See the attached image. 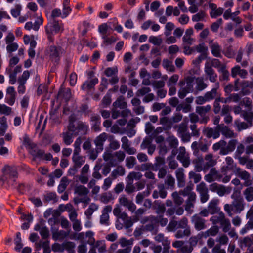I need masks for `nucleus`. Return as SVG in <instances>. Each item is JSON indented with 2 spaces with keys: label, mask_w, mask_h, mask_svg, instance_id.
Wrapping results in <instances>:
<instances>
[{
  "label": "nucleus",
  "mask_w": 253,
  "mask_h": 253,
  "mask_svg": "<svg viewBox=\"0 0 253 253\" xmlns=\"http://www.w3.org/2000/svg\"><path fill=\"white\" fill-rule=\"evenodd\" d=\"M245 199L248 202L253 200V187H247L243 192Z\"/></svg>",
  "instance_id": "33"
},
{
  "label": "nucleus",
  "mask_w": 253,
  "mask_h": 253,
  "mask_svg": "<svg viewBox=\"0 0 253 253\" xmlns=\"http://www.w3.org/2000/svg\"><path fill=\"white\" fill-rule=\"evenodd\" d=\"M165 184L167 189H173L175 186V179L171 174H168L165 181Z\"/></svg>",
  "instance_id": "32"
},
{
  "label": "nucleus",
  "mask_w": 253,
  "mask_h": 253,
  "mask_svg": "<svg viewBox=\"0 0 253 253\" xmlns=\"http://www.w3.org/2000/svg\"><path fill=\"white\" fill-rule=\"evenodd\" d=\"M70 0H64L63 1L62 18L67 17L72 11V9L70 6Z\"/></svg>",
  "instance_id": "21"
},
{
  "label": "nucleus",
  "mask_w": 253,
  "mask_h": 253,
  "mask_svg": "<svg viewBox=\"0 0 253 253\" xmlns=\"http://www.w3.org/2000/svg\"><path fill=\"white\" fill-rule=\"evenodd\" d=\"M218 231L219 228L218 226H213L205 232H203L202 237L206 238L210 236H214L218 233Z\"/></svg>",
  "instance_id": "24"
},
{
  "label": "nucleus",
  "mask_w": 253,
  "mask_h": 253,
  "mask_svg": "<svg viewBox=\"0 0 253 253\" xmlns=\"http://www.w3.org/2000/svg\"><path fill=\"white\" fill-rule=\"evenodd\" d=\"M21 8V6L20 4L15 5L14 8L12 9L10 11L12 16L15 18L19 16L20 14Z\"/></svg>",
  "instance_id": "61"
},
{
  "label": "nucleus",
  "mask_w": 253,
  "mask_h": 253,
  "mask_svg": "<svg viewBox=\"0 0 253 253\" xmlns=\"http://www.w3.org/2000/svg\"><path fill=\"white\" fill-rule=\"evenodd\" d=\"M235 124L237 127L238 130L240 131L242 130L246 129L248 128V127H250L251 126H249V124L248 123H245V122H241L239 121L238 120H236L235 121Z\"/></svg>",
  "instance_id": "53"
},
{
  "label": "nucleus",
  "mask_w": 253,
  "mask_h": 253,
  "mask_svg": "<svg viewBox=\"0 0 253 253\" xmlns=\"http://www.w3.org/2000/svg\"><path fill=\"white\" fill-rule=\"evenodd\" d=\"M177 134L181 141L184 143H187L191 140L192 135L188 131V128L185 123L182 122L176 126Z\"/></svg>",
  "instance_id": "6"
},
{
  "label": "nucleus",
  "mask_w": 253,
  "mask_h": 253,
  "mask_svg": "<svg viewBox=\"0 0 253 253\" xmlns=\"http://www.w3.org/2000/svg\"><path fill=\"white\" fill-rule=\"evenodd\" d=\"M76 121V115L74 114H71L69 117V125L68 126L69 131H75L73 129L75 128V122Z\"/></svg>",
  "instance_id": "45"
},
{
  "label": "nucleus",
  "mask_w": 253,
  "mask_h": 253,
  "mask_svg": "<svg viewBox=\"0 0 253 253\" xmlns=\"http://www.w3.org/2000/svg\"><path fill=\"white\" fill-rule=\"evenodd\" d=\"M31 155L35 158H42L44 154V151L43 150L39 149L36 147L32 149Z\"/></svg>",
  "instance_id": "47"
},
{
  "label": "nucleus",
  "mask_w": 253,
  "mask_h": 253,
  "mask_svg": "<svg viewBox=\"0 0 253 253\" xmlns=\"http://www.w3.org/2000/svg\"><path fill=\"white\" fill-rule=\"evenodd\" d=\"M191 223L194 225L195 229L200 231L207 228L206 220L197 214H194L191 217Z\"/></svg>",
  "instance_id": "8"
},
{
  "label": "nucleus",
  "mask_w": 253,
  "mask_h": 253,
  "mask_svg": "<svg viewBox=\"0 0 253 253\" xmlns=\"http://www.w3.org/2000/svg\"><path fill=\"white\" fill-rule=\"evenodd\" d=\"M16 236V238L14 240V243L15 244V249L17 251H20L23 247L20 232H17Z\"/></svg>",
  "instance_id": "34"
},
{
  "label": "nucleus",
  "mask_w": 253,
  "mask_h": 253,
  "mask_svg": "<svg viewBox=\"0 0 253 253\" xmlns=\"http://www.w3.org/2000/svg\"><path fill=\"white\" fill-rule=\"evenodd\" d=\"M218 71L219 72H221L222 75L220 77V81H227L229 79V73L226 69V66L223 65L222 67L219 69Z\"/></svg>",
  "instance_id": "36"
},
{
  "label": "nucleus",
  "mask_w": 253,
  "mask_h": 253,
  "mask_svg": "<svg viewBox=\"0 0 253 253\" xmlns=\"http://www.w3.org/2000/svg\"><path fill=\"white\" fill-rule=\"evenodd\" d=\"M107 133L103 132L95 139L94 141L98 151H102L103 150L104 143L107 139Z\"/></svg>",
  "instance_id": "13"
},
{
  "label": "nucleus",
  "mask_w": 253,
  "mask_h": 253,
  "mask_svg": "<svg viewBox=\"0 0 253 253\" xmlns=\"http://www.w3.org/2000/svg\"><path fill=\"white\" fill-rule=\"evenodd\" d=\"M184 242L183 241H176L172 243V246L174 248H179L178 253H191L193 248L191 246H183Z\"/></svg>",
  "instance_id": "11"
},
{
  "label": "nucleus",
  "mask_w": 253,
  "mask_h": 253,
  "mask_svg": "<svg viewBox=\"0 0 253 253\" xmlns=\"http://www.w3.org/2000/svg\"><path fill=\"white\" fill-rule=\"evenodd\" d=\"M245 204L243 198L239 196L235 198L231 204H225L224 209L229 216H231L232 215V211L236 214L240 213L245 208Z\"/></svg>",
  "instance_id": "1"
},
{
  "label": "nucleus",
  "mask_w": 253,
  "mask_h": 253,
  "mask_svg": "<svg viewBox=\"0 0 253 253\" xmlns=\"http://www.w3.org/2000/svg\"><path fill=\"white\" fill-rule=\"evenodd\" d=\"M176 177L179 187H183L185 185V176L183 169H178L176 171Z\"/></svg>",
  "instance_id": "22"
},
{
  "label": "nucleus",
  "mask_w": 253,
  "mask_h": 253,
  "mask_svg": "<svg viewBox=\"0 0 253 253\" xmlns=\"http://www.w3.org/2000/svg\"><path fill=\"white\" fill-rule=\"evenodd\" d=\"M173 201L175 205L178 206L181 205L183 202V199L179 196L177 192H174L172 194Z\"/></svg>",
  "instance_id": "52"
},
{
  "label": "nucleus",
  "mask_w": 253,
  "mask_h": 253,
  "mask_svg": "<svg viewBox=\"0 0 253 253\" xmlns=\"http://www.w3.org/2000/svg\"><path fill=\"white\" fill-rule=\"evenodd\" d=\"M192 109V107L190 104L181 103L179 104L176 107L177 111H182L183 113H188L190 112Z\"/></svg>",
  "instance_id": "40"
},
{
  "label": "nucleus",
  "mask_w": 253,
  "mask_h": 253,
  "mask_svg": "<svg viewBox=\"0 0 253 253\" xmlns=\"http://www.w3.org/2000/svg\"><path fill=\"white\" fill-rule=\"evenodd\" d=\"M226 166H224L222 168V172H227L228 170H232L234 172L237 170L238 168L236 167V164L234 163L232 157L228 156L225 159Z\"/></svg>",
  "instance_id": "14"
},
{
  "label": "nucleus",
  "mask_w": 253,
  "mask_h": 253,
  "mask_svg": "<svg viewBox=\"0 0 253 253\" xmlns=\"http://www.w3.org/2000/svg\"><path fill=\"white\" fill-rule=\"evenodd\" d=\"M75 192L79 196H85L89 193L88 189L83 185L77 186L75 189Z\"/></svg>",
  "instance_id": "35"
},
{
  "label": "nucleus",
  "mask_w": 253,
  "mask_h": 253,
  "mask_svg": "<svg viewBox=\"0 0 253 253\" xmlns=\"http://www.w3.org/2000/svg\"><path fill=\"white\" fill-rule=\"evenodd\" d=\"M111 103V95L107 93L103 98L101 101V104L103 107H107Z\"/></svg>",
  "instance_id": "55"
},
{
  "label": "nucleus",
  "mask_w": 253,
  "mask_h": 253,
  "mask_svg": "<svg viewBox=\"0 0 253 253\" xmlns=\"http://www.w3.org/2000/svg\"><path fill=\"white\" fill-rule=\"evenodd\" d=\"M179 79V76L177 74L173 75L167 82L168 86H175Z\"/></svg>",
  "instance_id": "63"
},
{
  "label": "nucleus",
  "mask_w": 253,
  "mask_h": 253,
  "mask_svg": "<svg viewBox=\"0 0 253 253\" xmlns=\"http://www.w3.org/2000/svg\"><path fill=\"white\" fill-rule=\"evenodd\" d=\"M218 127L220 129V132L226 138H232L234 137L233 131L230 129L228 126H225L223 124L218 125Z\"/></svg>",
  "instance_id": "20"
},
{
  "label": "nucleus",
  "mask_w": 253,
  "mask_h": 253,
  "mask_svg": "<svg viewBox=\"0 0 253 253\" xmlns=\"http://www.w3.org/2000/svg\"><path fill=\"white\" fill-rule=\"evenodd\" d=\"M253 229V219H249L244 227L240 231L241 234H244L247 232L248 231Z\"/></svg>",
  "instance_id": "46"
},
{
  "label": "nucleus",
  "mask_w": 253,
  "mask_h": 253,
  "mask_svg": "<svg viewBox=\"0 0 253 253\" xmlns=\"http://www.w3.org/2000/svg\"><path fill=\"white\" fill-rule=\"evenodd\" d=\"M196 190L199 194L200 202L202 203H205L208 201L209 199L208 188L205 182H201L197 185Z\"/></svg>",
  "instance_id": "7"
},
{
  "label": "nucleus",
  "mask_w": 253,
  "mask_h": 253,
  "mask_svg": "<svg viewBox=\"0 0 253 253\" xmlns=\"http://www.w3.org/2000/svg\"><path fill=\"white\" fill-rule=\"evenodd\" d=\"M206 162L203 163V159L202 157L198 158V161L196 162V167L198 171L202 170L204 171L208 170L211 167H213L216 164V161L213 159V155L209 154L205 157Z\"/></svg>",
  "instance_id": "4"
},
{
  "label": "nucleus",
  "mask_w": 253,
  "mask_h": 253,
  "mask_svg": "<svg viewBox=\"0 0 253 253\" xmlns=\"http://www.w3.org/2000/svg\"><path fill=\"white\" fill-rule=\"evenodd\" d=\"M163 66L167 71L170 72H174L175 71V67L172 64V62L168 59H164L163 61Z\"/></svg>",
  "instance_id": "38"
},
{
  "label": "nucleus",
  "mask_w": 253,
  "mask_h": 253,
  "mask_svg": "<svg viewBox=\"0 0 253 253\" xmlns=\"http://www.w3.org/2000/svg\"><path fill=\"white\" fill-rule=\"evenodd\" d=\"M224 232H227L229 231L231 227V224L229 219L225 218L220 224Z\"/></svg>",
  "instance_id": "50"
},
{
  "label": "nucleus",
  "mask_w": 253,
  "mask_h": 253,
  "mask_svg": "<svg viewBox=\"0 0 253 253\" xmlns=\"http://www.w3.org/2000/svg\"><path fill=\"white\" fill-rule=\"evenodd\" d=\"M152 220V221L156 222L157 224L160 223V224L164 227L165 226L168 222V220L166 218H163V215H160L156 217L153 216L151 217Z\"/></svg>",
  "instance_id": "30"
},
{
  "label": "nucleus",
  "mask_w": 253,
  "mask_h": 253,
  "mask_svg": "<svg viewBox=\"0 0 253 253\" xmlns=\"http://www.w3.org/2000/svg\"><path fill=\"white\" fill-rule=\"evenodd\" d=\"M98 83L97 78H93L91 80H87L85 81L81 86V89L83 90H90Z\"/></svg>",
  "instance_id": "17"
},
{
  "label": "nucleus",
  "mask_w": 253,
  "mask_h": 253,
  "mask_svg": "<svg viewBox=\"0 0 253 253\" xmlns=\"http://www.w3.org/2000/svg\"><path fill=\"white\" fill-rule=\"evenodd\" d=\"M211 108L210 105L198 106L196 107V112L201 117H203L211 110Z\"/></svg>",
  "instance_id": "23"
},
{
  "label": "nucleus",
  "mask_w": 253,
  "mask_h": 253,
  "mask_svg": "<svg viewBox=\"0 0 253 253\" xmlns=\"http://www.w3.org/2000/svg\"><path fill=\"white\" fill-rule=\"evenodd\" d=\"M218 200L213 199L209 203L207 209L210 211L211 214L216 213L219 211L218 207Z\"/></svg>",
  "instance_id": "18"
},
{
  "label": "nucleus",
  "mask_w": 253,
  "mask_h": 253,
  "mask_svg": "<svg viewBox=\"0 0 253 253\" xmlns=\"http://www.w3.org/2000/svg\"><path fill=\"white\" fill-rule=\"evenodd\" d=\"M64 31V25L62 21H59L54 19L53 22L50 25L47 26L45 28L46 33H53L57 34L59 32H62Z\"/></svg>",
  "instance_id": "9"
},
{
  "label": "nucleus",
  "mask_w": 253,
  "mask_h": 253,
  "mask_svg": "<svg viewBox=\"0 0 253 253\" xmlns=\"http://www.w3.org/2000/svg\"><path fill=\"white\" fill-rule=\"evenodd\" d=\"M242 115L245 120L249 124V126H252L253 113L252 112H248L246 111H243Z\"/></svg>",
  "instance_id": "42"
},
{
  "label": "nucleus",
  "mask_w": 253,
  "mask_h": 253,
  "mask_svg": "<svg viewBox=\"0 0 253 253\" xmlns=\"http://www.w3.org/2000/svg\"><path fill=\"white\" fill-rule=\"evenodd\" d=\"M217 88H213L211 91L207 92L205 94V96L207 99L208 101L213 100L214 98H216V96L217 95Z\"/></svg>",
  "instance_id": "39"
},
{
  "label": "nucleus",
  "mask_w": 253,
  "mask_h": 253,
  "mask_svg": "<svg viewBox=\"0 0 253 253\" xmlns=\"http://www.w3.org/2000/svg\"><path fill=\"white\" fill-rule=\"evenodd\" d=\"M145 229L147 231H150L153 235H156L159 231L158 224L152 221L145 225Z\"/></svg>",
  "instance_id": "28"
},
{
  "label": "nucleus",
  "mask_w": 253,
  "mask_h": 253,
  "mask_svg": "<svg viewBox=\"0 0 253 253\" xmlns=\"http://www.w3.org/2000/svg\"><path fill=\"white\" fill-rule=\"evenodd\" d=\"M168 142L169 145L171 148L176 149L178 147V141L174 136L169 137Z\"/></svg>",
  "instance_id": "60"
},
{
  "label": "nucleus",
  "mask_w": 253,
  "mask_h": 253,
  "mask_svg": "<svg viewBox=\"0 0 253 253\" xmlns=\"http://www.w3.org/2000/svg\"><path fill=\"white\" fill-rule=\"evenodd\" d=\"M196 89L198 91H202L207 86V85L204 83L202 78H197L196 79Z\"/></svg>",
  "instance_id": "48"
},
{
  "label": "nucleus",
  "mask_w": 253,
  "mask_h": 253,
  "mask_svg": "<svg viewBox=\"0 0 253 253\" xmlns=\"http://www.w3.org/2000/svg\"><path fill=\"white\" fill-rule=\"evenodd\" d=\"M127 183L126 184L125 191L128 194H131L135 191V187L133 185V182L127 179Z\"/></svg>",
  "instance_id": "59"
},
{
  "label": "nucleus",
  "mask_w": 253,
  "mask_h": 253,
  "mask_svg": "<svg viewBox=\"0 0 253 253\" xmlns=\"http://www.w3.org/2000/svg\"><path fill=\"white\" fill-rule=\"evenodd\" d=\"M12 112V108L5 104L0 103V114L9 115Z\"/></svg>",
  "instance_id": "51"
},
{
  "label": "nucleus",
  "mask_w": 253,
  "mask_h": 253,
  "mask_svg": "<svg viewBox=\"0 0 253 253\" xmlns=\"http://www.w3.org/2000/svg\"><path fill=\"white\" fill-rule=\"evenodd\" d=\"M113 105L114 108H120V109H125L127 107L126 103L124 101V98L120 97L113 103Z\"/></svg>",
  "instance_id": "31"
},
{
  "label": "nucleus",
  "mask_w": 253,
  "mask_h": 253,
  "mask_svg": "<svg viewBox=\"0 0 253 253\" xmlns=\"http://www.w3.org/2000/svg\"><path fill=\"white\" fill-rule=\"evenodd\" d=\"M64 53V49L60 46L51 45L48 50L50 60L56 64L59 62L62 55Z\"/></svg>",
  "instance_id": "5"
},
{
  "label": "nucleus",
  "mask_w": 253,
  "mask_h": 253,
  "mask_svg": "<svg viewBox=\"0 0 253 253\" xmlns=\"http://www.w3.org/2000/svg\"><path fill=\"white\" fill-rule=\"evenodd\" d=\"M2 171L3 174L0 177V181L3 182H9L10 180L15 181L18 178V173L16 166H5L3 168Z\"/></svg>",
  "instance_id": "2"
},
{
  "label": "nucleus",
  "mask_w": 253,
  "mask_h": 253,
  "mask_svg": "<svg viewBox=\"0 0 253 253\" xmlns=\"http://www.w3.org/2000/svg\"><path fill=\"white\" fill-rule=\"evenodd\" d=\"M205 72L209 77V80L212 83L216 82L217 75L211 66L206 64L205 66Z\"/></svg>",
  "instance_id": "15"
},
{
  "label": "nucleus",
  "mask_w": 253,
  "mask_h": 253,
  "mask_svg": "<svg viewBox=\"0 0 253 253\" xmlns=\"http://www.w3.org/2000/svg\"><path fill=\"white\" fill-rule=\"evenodd\" d=\"M241 243L245 247H251L253 244V238L250 236L244 237L241 241Z\"/></svg>",
  "instance_id": "49"
},
{
  "label": "nucleus",
  "mask_w": 253,
  "mask_h": 253,
  "mask_svg": "<svg viewBox=\"0 0 253 253\" xmlns=\"http://www.w3.org/2000/svg\"><path fill=\"white\" fill-rule=\"evenodd\" d=\"M69 235V232H66L64 230L56 231L52 233V238L57 240L58 239H63Z\"/></svg>",
  "instance_id": "26"
},
{
  "label": "nucleus",
  "mask_w": 253,
  "mask_h": 253,
  "mask_svg": "<svg viewBox=\"0 0 253 253\" xmlns=\"http://www.w3.org/2000/svg\"><path fill=\"white\" fill-rule=\"evenodd\" d=\"M237 173V174L239 177H240L242 179L246 180L249 179L250 177V175L249 173L246 170H242L241 169L239 168L237 169V170L235 171Z\"/></svg>",
  "instance_id": "41"
},
{
  "label": "nucleus",
  "mask_w": 253,
  "mask_h": 253,
  "mask_svg": "<svg viewBox=\"0 0 253 253\" xmlns=\"http://www.w3.org/2000/svg\"><path fill=\"white\" fill-rule=\"evenodd\" d=\"M126 166L129 168H132L134 167L135 164L136 159L133 156L128 157L126 158Z\"/></svg>",
  "instance_id": "62"
},
{
  "label": "nucleus",
  "mask_w": 253,
  "mask_h": 253,
  "mask_svg": "<svg viewBox=\"0 0 253 253\" xmlns=\"http://www.w3.org/2000/svg\"><path fill=\"white\" fill-rule=\"evenodd\" d=\"M75 131H70L74 135L77 136L79 134L85 135L87 134L88 130V126L85 123L79 121L77 123V126H75Z\"/></svg>",
  "instance_id": "10"
},
{
  "label": "nucleus",
  "mask_w": 253,
  "mask_h": 253,
  "mask_svg": "<svg viewBox=\"0 0 253 253\" xmlns=\"http://www.w3.org/2000/svg\"><path fill=\"white\" fill-rule=\"evenodd\" d=\"M69 184L68 178L64 176L62 177L60 180V184L58 186L57 191L59 193L63 192L66 189Z\"/></svg>",
  "instance_id": "27"
},
{
  "label": "nucleus",
  "mask_w": 253,
  "mask_h": 253,
  "mask_svg": "<svg viewBox=\"0 0 253 253\" xmlns=\"http://www.w3.org/2000/svg\"><path fill=\"white\" fill-rule=\"evenodd\" d=\"M225 216L223 212H220L217 215L213 216L211 217L210 220L212 222L213 224L218 223L221 224Z\"/></svg>",
  "instance_id": "29"
},
{
  "label": "nucleus",
  "mask_w": 253,
  "mask_h": 253,
  "mask_svg": "<svg viewBox=\"0 0 253 253\" xmlns=\"http://www.w3.org/2000/svg\"><path fill=\"white\" fill-rule=\"evenodd\" d=\"M72 134L69 132L63 133V141L66 145H69L72 143Z\"/></svg>",
  "instance_id": "56"
},
{
  "label": "nucleus",
  "mask_w": 253,
  "mask_h": 253,
  "mask_svg": "<svg viewBox=\"0 0 253 253\" xmlns=\"http://www.w3.org/2000/svg\"><path fill=\"white\" fill-rule=\"evenodd\" d=\"M188 220L183 217L179 221H177L178 230L175 235L176 238H182L184 237H189L191 235V229L190 226L188 225Z\"/></svg>",
  "instance_id": "3"
},
{
  "label": "nucleus",
  "mask_w": 253,
  "mask_h": 253,
  "mask_svg": "<svg viewBox=\"0 0 253 253\" xmlns=\"http://www.w3.org/2000/svg\"><path fill=\"white\" fill-rule=\"evenodd\" d=\"M149 193V191L147 193L145 191L138 193L136 196V203L138 204H141L144 197L147 196Z\"/></svg>",
  "instance_id": "54"
},
{
  "label": "nucleus",
  "mask_w": 253,
  "mask_h": 253,
  "mask_svg": "<svg viewBox=\"0 0 253 253\" xmlns=\"http://www.w3.org/2000/svg\"><path fill=\"white\" fill-rule=\"evenodd\" d=\"M223 20L222 18L218 19L216 22L213 23L211 26V29L213 32H217L219 29L220 25L222 24Z\"/></svg>",
  "instance_id": "64"
},
{
  "label": "nucleus",
  "mask_w": 253,
  "mask_h": 253,
  "mask_svg": "<svg viewBox=\"0 0 253 253\" xmlns=\"http://www.w3.org/2000/svg\"><path fill=\"white\" fill-rule=\"evenodd\" d=\"M159 128H157V130L154 131L152 134V137L155 138V142L158 143H161L164 141L165 138L162 135H158L157 134L159 132L158 131Z\"/></svg>",
  "instance_id": "57"
},
{
  "label": "nucleus",
  "mask_w": 253,
  "mask_h": 253,
  "mask_svg": "<svg viewBox=\"0 0 253 253\" xmlns=\"http://www.w3.org/2000/svg\"><path fill=\"white\" fill-rule=\"evenodd\" d=\"M186 84V86L184 87L190 92L193 91L194 79L191 77H187L185 79V81H180L179 84L182 86Z\"/></svg>",
  "instance_id": "19"
},
{
  "label": "nucleus",
  "mask_w": 253,
  "mask_h": 253,
  "mask_svg": "<svg viewBox=\"0 0 253 253\" xmlns=\"http://www.w3.org/2000/svg\"><path fill=\"white\" fill-rule=\"evenodd\" d=\"M102 38L103 39V43L106 45H110L115 43L117 39L114 36H112L108 37L107 35L102 36Z\"/></svg>",
  "instance_id": "44"
},
{
  "label": "nucleus",
  "mask_w": 253,
  "mask_h": 253,
  "mask_svg": "<svg viewBox=\"0 0 253 253\" xmlns=\"http://www.w3.org/2000/svg\"><path fill=\"white\" fill-rule=\"evenodd\" d=\"M177 159L181 163H182V165L184 167H188L190 165V161L189 160V158L187 155H183L182 153H179V154L177 156Z\"/></svg>",
  "instance_id": "25"
},
{
  "label": "nucleus",
  "mask_w": 253,
  "mask_h": 253,
  "mask_svg": "<svg viewBox=\"0 0 253 253\" xmlns=\"http://www.w3.org/2000/svg\"><path fill=\"white\" fill-rule=\"evenodd\" d=\"M90 121L91 122V128L95 132L101 131V117L98 114H92L91 116Z\"/></svg>",
  "instance_id": "12"
},
{
  "label": "nucleus",
  "mask_w": 253,
  "mask_h": 253,
  "mask_svg": "<svg viewBox=\"0 0 253 253\" xmlns=\"http://www.w3.org/2000/svg\"><path fill=\"white\" fill-rule=\"evenodd\" d=\"M23 144L25 146H28L29 148L31 149H34L36 146L35 143L31 142L30 139L27 135L23 137Z\"/></svg>",
  "instance_id": "58"
},
{
  "label": "nucleus",
  "mask_w": 253,
  "mask_h": 253,
  "mask_svg": "<svg viewBox=\"0 0 253 253\" xmlns=\"http://www.w3.org/2000/svg\"><path fill=\"white\" fill-rule=\"evenodd\" d=\"M213 40L210 42V48L212 54L215 57L221 58V47L217 42H212Z\"/></svg>",
  "instance_id": "16"
},
{
  "label": "nucleus",
  "mask_w": 253,
  "mask_h": 253,
  "mask_svg": "<svg viewBox=\"0 0 253 253\" xmlns=\"http://www.w3.org/2000/svg\"><path fill=\"white\" fill-rule=\"evenodd\" d=\"M142 177V174L139 172H130L127 176V179L133 182V180H140Z\"/></svg>",
  "instance_id": "43"
},
{
  "label": "nucleus",
  "mask_w": 253,
  "mask_h": 253,
  "mask_svg": "<svg viewBox=\"0 0 253 253\" xmlns=\"http://www.w3.org/2000/svg\"><path fill=\"white\" fill-rule=\"evenodd\" d=\"M72 159L74 163V166L78 168H80L85 162V160L81 156H73Z\"/></svg>",
  "instance_id": "37"
}]
</instances>
